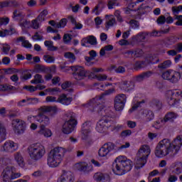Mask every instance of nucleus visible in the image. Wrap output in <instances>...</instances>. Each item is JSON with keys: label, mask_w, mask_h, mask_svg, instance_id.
I'll list each match as a JSON object with an SVG mask.
<instances>
[{"label": "nucleus", "mask_w": 182, "mask_h": 182, "mask_svg": "<svg viewBox=\"0 0 182 182\" xmlns=\"http://www.w3.org/2000/svg\"><path fill=\"white\" fill-rule=\"evenodd\" d=\"M182 146V135H178L171 142L168 139H164L156 146L155 155L161 159L166 156H176L180 151Z\"/></svg>", "instance_id": "obj_1"}, {"label": "nucleus", "mask_w": 182, "mask_h": 182, "mask_svg": "<svg viewBox=\"0 0 182 182\" xmlns=\"http://www.w3.org/2000/svg\"><path fill=\"white\" fill-rule=\"evenodd\" d=\"M41 112L36 116H29L28 120H35L41 124L39 134H43L44 137H51L52 131L49 129H46V127L50 123L49 117L45 115V113H53L56 114L58 113V107L55 106H43L39 108Z\"/></svg>", "instance_id": "obj_2"}, {"label": "nucleus", "mask_w": 182, "mask_h": 182, "mask_svg": "<svg viewBox=\"0 0 182 182\" xmlns=\"http://www.w3.org/2000/svg\"><path fill=\"white\" fill-rule=\"evenodd\" d=\"M100 116H103V119L99 120L96 125V131L98 133H107V130L117 133L120 130H123L124 126L123 124H114V122L112 120V117L114 116V112L112 110H105L104 112L99 114Z\"/></svg>", "instance_id": "obj_3"}, {"label": "nucleus", "mask_w": 182, "mask_h": 182, "mask_svg": "<svg viewBox=\"0 0 182 182\" xmlns=\"http://www.w3.org/2000/svg\"><path fill=\"white\" fill-rule=\"evenodd\" d=\"M113 92H114V89H109L106 90L104 93L101 94V95H97L95 98L90 100L87 104H84V107H88L90 112L98 113V114L105 113V110H107L108 112L110 111V109H105V102L103 100H105V96L112 95Z\"/></svg>", "instance_id": "obj_4"}, {"label": "nucleus", "mask_w": 182, "mask_h": 182, "mask_svg": "<svg viewBox=\"0 0 182 182\" xmlns=\"http://www.w3.org/2000/svg\"><path fill=\"white\" fill-rule=\"evenodd\" d=\"M132 168H133V162L124 156L117 157L112 164V171L116 176H124Z\"/></svg>", "instance_id": "obj_5"}, {"label": "nucleus", "mask_w": 182, "mask_h": 182, "mask_svg": "<svg viewBox=\"0 0 182 182\" xmlns=\"http://www.w3.org/2000/svg\"><path fill=\"white\" fill-rule=\"evenodd\" d=\"M66 154V149L63 147H55L52 149L48 156L47 164L51 168L58 167L62 163L63 157Z\"/></svg>", "instance_id": "obj_6"}, {"label": "nucleus", "mask_w": 182, "mask_h": 182, "mask_svg": "<svg viewBox=\"0 0 182 182\" xmlns=\"http://www.w3.org/2000/svg\"><path fill=\"white\" fill-rule=\"evenodd\" d=\"M67 120L63 125V133L64 134H70L77 126V120H76V114L73 112H68L65 114Z\"/></svg>", "instance_id": "obj_7"}, {"label": "nucleus", "mask_w": 182, "mask_h": 182, "mask_svg": "<svg viewBox=\"0 0 182 182\" xmlns=\"http://www.w3.org/2000/svg\"><path fill=\"white\" fill-rule=\"evenodd\" d=\"M45 146L40 143L33 144L28 146V154L32 160L38 161L45 156Z\"/></svg>", "instance_id": "obj_8"}, {"label": "nucleus", "mask_w": 182, "mask_h": 182, "mask_svg": "<svg viewBox=\"0 0 182 182\" xmlns=\"http://www.w3.org/2000/svg\"><path fill=\"white\" fill-rule=\"evenodd\" d=\"M140 2H143V1H127V6L126 8L124 9V11L127 15H129L130 14V12L133 11H137L139 15H144V14H146V10L143 9V6L141 5L140 6H139L137 9H134L136 8V6L137 5V4H140Z\"/></svg>", "instance_id": "obj_9"}, {"label": "nucleus", "mask_w": 182, "mask_h": 182, "mask_svg": "<svg viewBox=\"0 0 182 182\" xmlns=\"http://www.w3.org/2000/svg\"><path fill=\"white\" fill-rule=\"evenodd\" d=\"M70 69L73 72V76L75 80H83V79L87 77V71L82 66L73 65L70 67Z\"/></svg>", "instance_id": "obj_10"}, {"label": "nucleus", "mask_w": 182, "mask_h": 182, "mask_svg": "<svg viewBox=\"0 0 182 182\" xmlns=\"http://www.w3.org/2000/svg\"><path fill=\"white\" fill-rule=\"evenodd\" d=\"M126 95L120 94L115 97L114 107L117 112H122L124 109L126 105Z\"/></svg>", "instance_id": "obj_11"}, {"label": "nucleus", "mask_w": 182, "mask_h": 182, "mask_svg": "<svg viewBox=\"0 0 182 182\" xmlns=\"http://www.w3.org/2000/svg\"><path fill=\"white\" fill-rule=\"evenodd\" d=\"M178 117V114L174 112H167L164 118L156 121L158 124H164V123H174L175 120Z\"/></svg>", "instance_id": "obj_12"}, {"label": "nucleus", "mask_w": 182, "mask_h": 182, "mask_svg": "<svg viewBox=\"0 0 182 182\" xmlns=\"http://www.w3.org/2000/svg\"><path fill=\"white\" fill-rule=\"evenodd\" d=\"M82 140H89L90 133H92V122L86 121L82 125Z\"/></svg>", "instance_id": "obj_13"}, {"label": "nucleus", "mask_w": 182, "mask_h": 182, "mask_svg": "<svg viewBox=\"0 0 182 182\" xmlns=\"http://www.w3.org/2000/svg\"><path fill=\"white\" fill-rule=\"evenodd\" d=\"M115 145L113 142H108L104 144L98 151L100 157H106L110 151L114 150Z\"/></svg>", "instance_id": "obj_14"}, {"label": "nucleus", "mask_w": 182, "mask_h": 182, "mask_svg": "<svg viewBox=\"0 0 182 182\" xmlns=\"http://www.w3.org/2000/svg\"><path fill=\"white\" fill-rule=\"evenodd\" d=\"M13 173H16L15 166H7L1 173L2 182H9L12 178Z\"/></svg>", "instance_id": "obj_15"}, {"label": "nucleus", "mask_w": 182, "mask_h": 182, "mask_svg": "<svg viewBox=\"0 0 182 182\" xmlns=\"http://www.w3.org/2000/svg\"><path fill=\"white\" fill-rule=\"evenodd\" d=\"M178 41L177 36H171L160 41V45L164 48H169Z\"/></svg>", "instance_id": "obj_16"}, {"label": "nucleus", "mask_w": 182, "mask_h": 182, "mask_svg": "<svg viewBox=\"0 0 182 182\" xmlns=\"http://www.w3.org/2000/svg\"><path fill=\"white\" fill-rule=\"evenodd\" d=\"M2 151L10 152L18 150V144L13 141H6L1 148Z\"/></svg>", "instance_id": "obj_17"}, {"label": "nucleus", "mask_w": 182, "mask_h": 182, "mask_svg": "<svg viewBox=\"0 0 182 182\" xmlns=\"http://www.w3.org/2000/svg\"><path fill=\"white\" fill-rule=\"evenodd\" d=\"M57 182H75V176L71 171L64 172L58 179Z\"/></svg>", "instance_id": "obj_18"}, {"label": "nucleus", "mask_w": 182, "mask_h": 182, "mask_svg": "<svg viewBox=\"0 0 182 182\" xmlns=\"http://www.w3.org/2000/svg\"><path fill=\"white\" fill-rule=\"evenodd\" d=\"M73 100V98L71 97H68L66 94H61L57 99V103H60V105H63V106H69V105L72 103Z\"/></svg>", "instance_id": "obj_19"}, {"label": "nucleus", "mask_w": 182, "mask_h": 182, "mask_svg": "<svg viewBox=\"0 0 182 182\" xmlns=\"http://www.w3.org/2000/svg\"><path fill=\"white\" fill-rule=\"evenodd\" d=\"M16 124L14 126V132L17 134H22L25 133V130L26 127L25 125V122L19 121V119H16Z\"/></svg>", "instance_id": "obj_20"}, {"label": "nucleus", "mask_w": 182, "mask_h": 182, "mask_svg": "<svg viewBox=\"0 0 182 182\" xmlns=\"http://www.w3.org/2000/svg\"><path fill=\"white\" fill-rule=\"evenodd\" d=\"M26 39V37L25 36L18 37L16 40V43H19L20 42H21V46L23 48H25L26 49H32V43H30L29 41Z\"/></svg>", "instance_id": "obj_21"}, {"label": "nucleus", "mask_w": 182, "mask_h": 182, "mask_svg": "<svg viewBox=\"0 0 182 182\" xmlns=\"http://www.w3.org/2000/svg\"><path fill=\"white\" fill-rule=\"evenodd\" d=\"M83 42L81 45L82 46H86V43H89L90 45H92L93 46L97 45V38H96L94 36H89L85 38H83Z\"/></svg>", "instance_id": "obj_22"}, {"label": "nucleus", "mask_w": 182, "mask_h": 182, "mask_svg": "<svg viewBox=\"0 0 182 182\" xmlns=\"http://www.w3.org/2000/svg\"><path fill=\"white\" fill-rule=\"evenodd\" d=\"M16 33V29L14 27L0 31V38H6V36H12Z\"/></svg>", "instance_id": "obj_23"}, {"label": "nucleus", "mask_w": 182, "mask_h": 182, "mask_svg": "<svg viewBox=\"0 0 182 182\" xmlns=\"http://www.w3.org/2000/svg\"><path fill=\"white\" fill-rule=\"evenodd\" d=\"M79 171H82L83 173H87L93 170L92 166H88L85 162H80L78 164Z\"/></svg>", "instance_id": "obj_24"}, {"label": "nucleus", "mask_w": 182, "mask_h": 182, "mask_svg": "<svg viewBox=\"0 0 182 182\" xmlns=\"http://www.w3.org/2000/svg\"><path fill=\"white\" fill-rule=\"evenodd\" d=\"M151 150L150 149V146L149 145H142L141 148L139 150V153H144L146 154L144 156H143L141 159L144 160H147L149 159V156H150Z\"/></svg>", "instance_id": "obj_25"}, {"label": "nucleus", "mask_w": 182, "mask_h": 182, "mask_svg": "<svg viewBox=\"0 0 182 182\" xmlns=\"http://www.w3.org/2000/svg\"><path fill=\"white\" fill-rule=\"evenodd\" d=\"M149 105L151 107H152V109H154L157 112H159V110H161L163 107V104L161 103V102H160V100L157 99L152 100L149 102Z\"/></svg>", "instance_id": "obj_26"}, {"label": "nucleus", "mask_w": 182, "mask_h": 182, "mask_svg": "<svg viewBox=\"0 0 182 182\" xmlns=\"http://www.w3.org/2000/svg\"><path fill=\"white\" fill-rule=\"evenodd\" d=\"M34 72L36 73H48V72H50V68H47L45 65L37 64L34 68Z\"/></svg>", "instance_id": "obj_27"}, {"label": "nucleus", "mask_w": 182, "mask_h": 182, "mask_svg": "<svg viewBox=\"0 0 182 182\" xmlns=\"http://www.w3.org/2000/svg\"><path fill=\"white\" fill-rule=\"evenodd\" d=\"M6 140V127L0 122V143Z\"/></svg>", "instance_id": "obj_28"}, {"label": "nucleus", "mask_w": 182, "mask_h": 182, "mask_svg": "<svg viewBox=\"0 0 182 182\" xmlns=\"http://www.w3.org/2000/svg\"><path fill=\"white\" fill-rule=\"evenodd\" d=\"M44 46L47 48V50L49 52H56V50L59 49L58 46H53V41H46L44 42Z\"/></svg>", "instance_id": "obj_29"}, {"label": "nucleus", "mask_w": 182, "mask_h": 182, "mask_svg": "<svg viewBox=\"0 0 182 182\" xmlns=\"http://www.w3.org/2000/svg\"><path fill=\"white\" fill-rule=\"evenodd\" d=\"M105 7L106 4H105V1H100L98 5L92 10V12H95V15L97 16L100 15V12L105 9Z\"/></svg>", "instance_id": "obj_30"}, {"label": "nucleus", "mask_w": 182, "mask_h": 182, "mask_svg": "<svg viewBox=\"0 0 182 182\" xmlns=\"http://www.w3.org/2000/svg\"><path fill=\"white\" fill-rule=\"evenodd\" d=\"M149 36V33L147 32H141L139 33L136 36H134L132 39L134 41H136V42H143L146 39V36Z\"/></svg>", "instance_id": "obj_31"}, {"label": "nucleus", "mask_w": 182, "mask_h": 182, "mask_svg": "<svg viewBox=\"0 0 182 182\" xmlns=\"http://www.w3.org/2000/svg\"><path fill=\"white\" fill-rule=\"evenodd\" d=\"M32 85H39L41 83H45V80L42 78V75L36 74L34 75V79L31 80Z\"/></svg>", "instance_id": "obj_32"}, {"label": "nucleus", "mask_w": 182, "mask_h": 182, "mask_svg": "<svg viewBox=\"0 0 182 182\" xmlns=\"http://www.w3.org/2000/svg\"><path fill=\"white\" fill-rule=\"evenodd\" d=\"M14 159L20 167H23V166H25V162L23 161V157H22V155L21 154V153L17 152L14 156Z\"/></svg>", "instance_id": "obj_33"}, {"label": "nucleus", "mask_w": 182, "mask_h": 182, "mask_svg": "<svg viewBox=\"0 0 182 182\" xmlns=\"http://www.w3.org/2000/svg\"><path fill=\"white\" fill-rule=\"evenodd\" d=\"M144 114L146 122H151L154 119V112L151 110H145Z\"/></svg>", "instance_id": "obj_34"}, {"label": "nucleus", "mask_w": 182, "mask_h": 182, "mask_svg": "<svg viewBox=\"0 0 182 182\" xmlns=\"http://www.w3.org/2000/svg\"><path fill=\"white\" fill-rule=\"evenodd\" d=\"M171 65H173V63L170 60H166L164 61L162 63H160L158 65L159 69H168V68L171 67Z\"/></svg>", "instance_id": "obj_35"}, {"label": "nucleus", "mask_w": 182, "mask_h": 182, "mask_svg": "<svg viewBox=\"0 0 182 182\" xmlns=\"http://www.w3.org/2000/svg\"><path fill=\"white\" fill-rule=\"evenodd\" d=\"M151 75H153V72L151 71L144 72L136 76V80H143V79H147V77H150Z\"/></svg>", "instance_id": "obj_36"}, {"label": "nucleus", "mask_w": 182, "mask_h": 182, "mask_svg": "<svg viewBox=\"0 0 182 182\" xmlns=\"http://www.w3.org/2000/svg\"><path fill=\"white\" fill-rule=\"evenodd\" d=\"M94 180L97 182L105 181L106 180V176L105 173L97 172L94 175Z\"/></svg>", "instance_id": "obj_37"}, {"label": "nucleus", "mask_w": 182, "mask_h": 182, "mask_svg": "<svg viewBox=\"0 0 182 182\" xmlns=\"http://www.w3.org/2000/svg\"><path fill=\"white\" fill-rule=\"evenodd\" d=\"M48 14V10H43L38 16L37 19L39 21V22H43L44 21H46Z\"/></svg>", "instance_id": "obj_38"}, {"label": "nucleus", "mask_w": 182, "mask_h": 182, "mask_svg": "<svg viewBox=\"0 0 182 182\" xmlns=\"http://www.w3.org/2000/svg\"><path fill=\"white\" fill-rule=\"evenodd\" d=\"M12 18L14 21H22L23 19V15H22V13H18V10H15L13 12Z\"/></svg>", "instance_id": "obj_39"}, {"label": "nucleus", "mask_w": 182, "mask_h": 182, "mask_svg": "<svg viewBox=\"0 0 182 182\" xmlns=\"http://www.w3.org/2000/svg\"><path fill=\"white\" fill-rule=\"evenodd\" d=\"M64 58H65V59H70L71 63H73L76 60V55H75V53L71 52L65 53Z\"/></svg>", "instance_id": "obj_40"}, {"label": "nucleus", "mask_w": 182, "mask_h": 182, "mask_svg": "<svg viewBox=\"0 0 182 182\" xmlns=\"http://www.w3.org/2000/svg\"><path fill=\"white\" fill-rule=\"evenodd\" d=\"M168 105H169L171 107H176L177 106L178 101H177V98H173V97H170L167 99Z\"/></svg>", "instance_id": "obj_41"}, {"label": "nucleus", "mask_w": 182, "mask_h": 182, "mask_svg": "<svg viewBox=\"0 0 182 182\" xmlns=\"http://www.w3.org/2000/svg\"><path fill=\"white\" fill-rule=\"evenodd\" d=\"M168 94L173 98L177 99L179 96H181L182 92L181 90H172L168 91Z\"/></svg>", "instance_id": "obj_42"}, {"label": "nucleus", "mask_w": 182, "mask_h": 182, "mask_svg": "<svg viewBox=\"0 0 182 182\" xmlns=\"http://www.w3.org/2000/svg\"><path fill=\"white\" fill-rule=\"evenodd\" d=\"M29 72H32V70H24V75L21 76L22 80H29V79H32V74Z\"/></svg>", "instance_id": "obj_43"}, {"label": "nucleus", "mask_w": 182, "mask_h": 182, "mask_svg": "<svg viewBox=\"0 0 182 182\" xmlns=\"http://www.w3.org/2000/svg\"><path fill=\"white\" fill-rule=\"evenodd\" d=\"M43 59L46 63H55V57L50 56L49 55H44Z\"/></svg>", "instance_id": "obj_44"}, {"label": "nucleus", "mask_w": 182, "mask_h": 182, "mask_svg": "<svg viewBox=\"0 0 182 182\" xmlns=\"http://www.w3.org/2000/svg\"><path fill=\"white\" fill-rule=\"evenodd\" d=\"M16 1H1L0 2V9L2 8H8V6H14L15 5Z\"/></svg>", "instance_id": "obj_45"}, {"label": "nucleus", "mask_w": 182, "mask_h": 182, "mask_svg": "<svg viewBox=\"0 0 182 182\" xmlns=\"http://www.w3.org/2000/svg\"><path fill=\"white\" fill-rule=\"evenodd\" d=\"M4 80V75H0V91L6 92V90H9V86L6 85H2V81Z\"/></svg>", "instance_id": "obj_46"}, {"label": "nucleus", "mask_w": 182, "mask_h": 182, "mask_svg": "<svg viewBox=\"0 0 182 182\" xmlns=\"http://www.w3.org/2000/svg\"><path fill=\"white\" fill-rule=\"evenodd\" d=\"M144 103H146L144 100L138 102L134 106L132 107V109L129 110V113L134 112V110H137V109H139V107H141V105H144Z\"/></svg>", "instance_id": "obj_47"}, {"label": "nucleus", "mask_w": 182, "mask_h": 182, "mask_svg": "<svg viewBox=\"0 0 182 182\" xmlns=\"http://www.w3.org/2000/svg\"><path fill=\"white\" fill-rule=\"evenodd\" d=\"M68 23V19L62 18L59 23L57 24V28L60 29L62 28H65Z\"/></svg>", "instance_id": "obj_48"}, {"label": "nucleus", "mask_w": 182, "mask_h": 182, "mask_svg": "<svg viewBox=\"0 0 182 182\" xmlns=\"http://www.w3.org/2000/svg\"><path fill=\"white\" fill-rule=\"evenodd\" d=\"M1 50L4 55H9V51L11 50V46L9 44H4Z\"/></svg>", "instance_id": "obj_49"}, {"label": "nucleus", "mask_w": 182, "mask_h": 182, "mask_svg": "<svg viewBox=\"0 0 182 182\" xmlns=\"http://www.w3.org/2000/svg\"><path fill=\"white\" fill-rule=\"evenodd\" d=\"M141 160L143 162H139L135 166V168L136 170H140V168H143V167H144V166H146V163H147V160H144V159H141Z\"/></svg>", "instance_id": "obj_50"}, {"label": "nucleus", "mask_w": 182, "mask_h": 182, "mask_svg": "<svg viewBox=\"0 0 182 182\" xmlns=\"http://www.w3.org/2000/svg\"><path fill=\"white\" fill-rule=\"evenodd\" d=\"M108 9H113L116 6H120V4L117 3L116 1H109L107 4Z\"/></svg>", "instance_id": "obj_51"}, {"label": "nucleus", "mask_w": 182, "mask_h": 182, "mask_svg": "<svg viewBox=\"0 0 182 182\" xmlns=\"http://www.w3.org/2000/svg\"><path fill=\"white\" fill-rule=\"evenodd\" d=\"M175 21H177L174 23V25L176 26H182V15H178L176 17H174Z\"/></svg>", "instance_id": "obj_52"}, {"label": "nucleus", "mask_w": 182, "mask_h": 182, "mask_svg": "<svg viewBox=\"0 0 182 182\" xmlns=\"http://www.w3.org/2000/svg\"><path fill=\"white\" fill-rule=\"evenodd\" d=\"M63 41L65 44L69 43L72 41V36L68 33L65 34L63 37Z\"/></svg>", "instance_id": "obj_53"}, {"label": "nucleus", "mask_w": 182, "mask_h": 182, "mask_svg": "<svg viewBox=\"0 0 182 182\" xmlns=\"http://www.w3.org/2000/svg\"><path fill=\"white\" fill-rule=\"evenodd\" d=\"M25 90H28V92H30V93H33V92H36L37 88L36 87H34L33 85H26L23 87Z\"/></svg>", "instance_id": "obj_54"}, {"label": "nucleus", "mask_w": 182, "mask_h": 182, "mask_svg": "<svg viewBox=\"0 0 182 182\" xmlns=\"http://www.w3.org/2000/svg\"><path fill=\"white\" fill-rule=\"evenodd\" d=\"M145 62L144 61H136L134 64V68L136 70H139V69L143 68Z\"/></svg>", "instance_id": "obj_55"}, {"label": "nucleus", "mask_w": 182, "mask_h": 182, "mask_svg": "<svg viewBox=\"0 0 182 182\" xmlns=\"http://www.w3.org/2000/svg\"><path fill=\"white\" fill-rule=\"evenodd\" d=\"M46 100L48 103H58V100H56V97L53 96L46 97Z\"/></svg>", "instance_id": "obj_56"}, {"label": "nucleus", "mask_w": 182, "mask_h": 182, "mask_svg": "<svg viewBox=\"0 0 182 182\" xmlns=\"http://www.w3.org/2000/svg\"><path fill=\"white\" fill-rule=\"evenodd\" d=\"M116 23V19L115 18H111L109 21H107L105 24V28L109 29V28H111V26H113Z\"/></svg>", "instance_id": "obj_57"}, {"label": "nucleus", "mask_w": 182, "mask_h": 182, "mask_svg": "<svg viewBox=\"0 0 182 182\" xmlns=\"http://www.w3.org/2000/svg\"><path fill=\"white\" fill-rule=\"evenodd\" d=\"M156 23H158V25H164V23H166V16H160L157 18Z\"/></svg>", "instance_id": "obj_58"}, {"label": "nucleus", "mask_w": 182, "mask_h": 182, "mask_svg": "<svg viewBox=\"0 0 182 182\" xmlns=\"http://www.w3.org/2000/svg\"><path fill=\"white\" fill-rule=\"evenodd\" d=\"M131 135H132V130L130 129L124 130L121 133V137H127Z\"/></svg>", "instance_id": "obj_59"}, {"label": "nucleus", "mask_w": 182, "mask_h": 182, "mask_svg": "<svg viewBox=\"0 0 182 182\" xmlns=\"http://www.w3.org/2000/svg\"><path fill=\"white\" fill-rule=\"evenodd\" d=\"M38 18L34 19L31 21V25L33 29H39L41 26H39V23L38 22Z\"/></svg>", "instance_id": "obj_60"}, {"label": "nucleus", "mask_w": 182, "mask_h": 182, "mask_svg": "<svg viewBox=\"0 0 182 182\" xmlns=\"http://www.w3.org/2000/svg\"><path fill=\"white\" fill-rule=\"evenodd\" d=\"M123 55L124 58H127V59H130L133 58V51L132 50H127L123 53Z\"/></svg>", "instance_id": "obj_61"}, {"label": "nucleus", "mask_w": 182, "mask_h": 182, "mask_svg": "<svg viewBox=\"0 0 182 182\" xmlns=\"http://www.w3.org/2000/svg\"><path fill=\"white\" fill-rule=\"evenodd\" d=\"M175 50L178 52V53H182V42L178 43L175 46Z\"/></svg>", "instance_id": "obj_62"}, {"label": "nucleus", "mask_w": 182, "mask_h": 182, "mask_svg": "<svg viewBox=\"0 0 182 182\" xmlns=\"http://www.w3.org/2000/svg\"><path fill=\"white\" fill-rule=\"evenodd\" d=\"M178 178L175 175H170L168 178V182H176Z\"/></svg>", "instance_id": "obj_63"}, {"label": "nucleus", "mask_w": 182, "mask_h": 182, "mask_svg": "<svg viewBox=\"0 0 182 182\" xmlns=\"http://www.w3.org/2000/svg\"><path fill=\"white\" fill-rule=\"evenodd\" d=\"M9 23V18L6 17V18H2L0 21V25H8Z\"/></svg>", "instance_id": "obj_64"}]
</instances>
